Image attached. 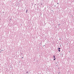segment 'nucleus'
<instances>
[{"instance_id":"nucleus-4","label":"nucleus","mask_w":74,"mask_h":74,"mask_svg":"<svg viewBox=\"0 0 74 74\" xmlns=\"http://www.w3.org/2000/svg\"><path fill=\"white\" fill-rule=\"evenodd\" d=\"M58 51H59V52H60V50H59Z\"/></svg>"},{"instance_id":"nucleus-8","label":"nucleus","mask_w":74,"mask_h":74,"mask_svg":"<svg viewBox=\"0 0 74 74\" xmlns=\"http://www.w3.org/2000/svg\"><path fill=\"white\" fill-rule=\"evenodd\" d=\"M0 19H1L0 18Z\"/></svg>"},{"instance_id":"nucleus-5","label":"nucleus","mask_w":74,"mask_h":74,"mask_svg":"<svg viewBox=\"0 0 74 74\" xmlns=\"http://www.w3.org/2000/svg\"><path fill=\"white\" fill-rule=\"evenodd\" d=\"M55 59H56V58H55V59H54V60H55Z\"/></svg>"},{"instance_id":"nucleus-3","label":"nucleus","mask_w":74,"mask_h":74,"mask_svg":"<svg viewBox=\"0 0 74 74\" xmlns=\"http://www.w3.org/2000/svg\"><path fill=\"white\" fill-rule=\"evenodd\" d=\"M55 56H53V58H55Z\"/></svg>"},{"instance_id":"nucleus-1","label":"nucleus","mask_w":74,"mask_h":74,"mask_svg":"<svg viewBox=\"0 0 74 74\" xmlns=\"http://www.w3.org/2000/svg\"><path fill=\"white\" fill-rule=\"evenodd\" d=\"M26 13H27V11H28L27 10H26Z\"/></svg>"},{"instance_id":"nucleus-6","label":"nucleus","mask_w":74,"mask_h":74,"mask_svg":"<svg viewBox=\"0 0 74 74\" xmlns=\"http://www.w3.org/2000/svg\"><path fill=\"white\" fill-rule=\"evenodd\" d=\"M57 4H59V3H57Z\"/></svg>"},{"instance_id":"nucleus-7","label":"nucleus","mask_w":74,"mask_h":74,"mask_svg":"<svg viewBox=\"0 0 74 74\" xmlns=\"http://www.w3.org/2000/svg\"><path fill=\"white\" fill-rule=\"evenodd\" d=\"M22 58H23V57H22Z\"/></svg>"},{"instance_id":"nucleus-2","label":"nucleus","mask_w":74,"mask_h":74,"mask_svg":"<svg viewBox=\"0 0 74 74\" xmlns=\"http://www.w3.org/2000/svg\"><path fill=\"white\" fill-rule=\"evenodd\" d=\"M58 49L59 50L60 49V48H58Z\"/></svg>"}]
</instances>
